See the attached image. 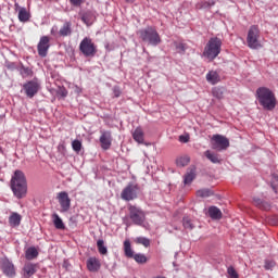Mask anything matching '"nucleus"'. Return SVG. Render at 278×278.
<instances>
[{"mask_svg":"<svg viewBox=\"0 0 278 278\" xmlns=\"http://www.w3.org/2000/svg\"><path fill=\"white\" fill-rule=\"evenodd\" d=\"M253 202L256 205V207H260V210H270V203L265 202L260 198H254Z\"/></svg>","mask_w":278,"mask_h":278,"instance_id":"26","label":"nucleus"},{"mask_svg":"<svg viewBox=\"0 0 278 278\" xmlns=\"http://www.w3.org/2000/svg\"><path fill=\"white\" fill-rule=\"evenodd\" d=\"M214 1H211V2H204L202 8H212V5H214Z\"/></svg>","mask_w":278,"mask_h":278,"instance_id":"45","label":"nucleus"},{"mask_svg":"<svg viewBox=\"0 0 278 278\" xmlns=\"http://www.w3.org/2000/svg\"><path fill=\"white\" fill-rule=\"evenodd\" d=\"M136 0H126V3H135Z\"/></svg>","mask_w":278,"mask_h":278,"instance_id":"48","label":"nucleus"},{"mask_svg":"<svg viewBox=\"0 0 278 278\" xmlns=\"http://www.w3.org/2000/svg\"><path fill=\"white\" fill-rule=\"evenodd\" d=\"M256 98L264 110L273 111V109L277 106V98H275V93L269 88H257Z\"/></svg>","mask_w":278,"mask_h":278,"instance_id":"2","label":"nucleus"},{"mask_svg":"<svg viewBox=\"0 0 278 278\" xmlns=\"http://www.w3.org/2000/svg\"><path fill=\"white\" fill-rule=\"evenodd\" d=\"M79 51L85 58H94L97 55V45L90 37H85L79 43Z\"/></svg>","mask_w":278,"mask_h":278,"instance_id":"6","label":"nucleus"},{"mask_svg":"<svg viewBox=\"0 0 278 278\" xmlns=\"http://www.w3.org/2000/svg\"><path fill=\"white\" fill-rule=\"evenodd\" d=\"M81 21H83V23H85V25H90L91 21H92V12L87 11V12L83 13Z\"/></svg>","mask_w":278,"mask_h":278,"instance_id":"33","label":"nucleus"},{"mask_svg":"<svg viewBox=\"0 0 278 278\" xmlns=\"http://www.w3.org/2000/svg\"><path fill=\"white\" fill-rule=\"evenodd\" d=\"M204 155H205V157H207L210 160V162H212V164H220V157L218 154H216L210 150H206L204 152Z\"/></svg>","mask_w":278,"mask_h":278,"instance_id":"23","label":"nucleus"},{"mask_svg":"<svg viewBox=\"0 0 278 278\" xmlns=\"http://www.w3.org/2000/svg\"><path fill=\"white\" fill-rule=\"evenodd\" d=\"M59 36H61L62 38L73 36V23L70 21H65L59 30Z\"/></svg>","mask_w":278,"mask_h":278,"instance_id":"16","label":"nucleus"},{"mask_svg":"<svg viewBox=\"0 0 278 278\" xmlns=\"http://www.w3.org/2000/svg\"><path fill=\"white\" fill-rule=\"evenodd\" d=\"M74 92H76V94H80L81 88H79L78 86H76V87L74 88Z\"/></svg>","mask_w":278,"mask_h":278,"instance_id":"46","label":"nucleus"},{"mask_svg":"<svg viewBox=\"0 0 278 278\" xmlns=\"http://www.w3.org/2000/svg\"><path fill=\"white\" fill-rule=\"evenodd\" d=\"M190 164V156H180L176 159V165L179 168H184L185 166H188Z\"/></svg>","mask_w":278,"mask_h":278,"instance_id":"29","label":"nucleus"},{"mask_svg":"<svg viewBox=\"0 0 278 278\" xmlns=\"http://www.w3.org/2000/svg\"><path fill=\"white\" fill-rule=\"evenodd\" d=\"M129 218L134 225L138 227H144V222L147 220V214L142 208L130 205L128 207Z\"/></svg>","mask_w":278,"mask_h":278,"instance_id":"5","label":"nucleus"},{"mask_svg":"<svg viewBox=\"0 0 278 278\" xmlns=\"http://www.w3.org/2000/svg\"><path fill=\"white\" fill-rule=\"evenodd\" d=\"M208 216L213 220H220V218H223V212L217 206H210L208 207Z\"/></svg>","mask_w":278,"mask_h":278,"instance_id":"20","label":"nucleus"},{"mask_svg":"<svg viewBox=\"0 0 278 278\" xmlns=\"http://www.w3.org/2000/svg\"><path fill=\"white\" fill-rule=\"evenodd\" d=\"M206 81L208 84H212V86H216V84H218V81H220V75H218V72H216V71H210L206 74Z\"/></svg>","mask_w":278,"mask_h":278,"instance_id":"19","label":"nucleus"},{"mask_svg":"<svg viewBox=\"0 0 278 278\" xmlns=\"http://www.w3.org/2000/svg\"><path fill=\"white\" fill-rule=\"evenodd\" d=\"M124 253L127 257H134V250L131 249V242L129 240L124 241Z\"/></svg>","mask_w":278,"mask_h":278,"instance_id":"28","label":"nucleus"},{"mask_svg":"<svg viewBox=\"0 0 278 278\" xmlns=\"http://www.w3.org/2000/svg\"><path fill=\"white\" fill-rule=\"evenodd\" d=\"M62 96H63V97H66V93H65V92H63V93H62Z\"/></svg>","mask_w":278,"mask_h":278,"instance_id":"49","label":"nucleus"},{"mask_svg":"<svg viewBox=\"0 0 278 278\" xmlns=\"http://www.w3.org/2000/svg\"><path fill=\"white\" fill-rule=\"evenodd\" d=\"M49 42V37L42 36L40 38L39 43L37 46L38 55H40V58H47V53L49 52V48L51 47Z\"/></svg>","mask_w":278,"mask_h":278,"instance_id":"13","label":"nucleus"},{"mask_svg":"<svg viewBox=\"0 0 278 278\" xmlns=\"http://www.w3.org/2000/svg\"><path fill=\"white\" fill-rule=\"evenodd\" d=\"M15 8V12H18V21L21 23H27V21H29V18H31V15L29 14V12L27 11V9L25 7H21L18 5V3L14 4Z\"/></svg>","mask_w":278,"mask_h":278,"instance_id":"14","label":"nucleus"},{"mask_svg":"<svg viewBox=\"0 0 278 278\" xmlns=\"http://www.w3.org/2000/svg\"><path fill=\"white\" fill-rule=\"evenodd\" d=\"M132 138L139 144H142V142H144V131H142V128L140 127L136 128L135 131L132 132Z\"/></svg>","mask_w":278,"mask_h":278,"instance_id":"22","label":"nucleus"},{"mask_svg":"<svg viewBox=\"0 0 278 278\" xmlns=\"http://www.w3.org/2000/svg\"><path fill=\"white\" fill-rule=\"evenodd\" d=\"M52 220L55 229H66L64 222L62 220L60 215H58L56 213L52 214Z\"/></svg>","mask_w":278,"mask_h":278,"instance_id":"24","label":"nucleus"},{"mask_svg":"<svg viewBox=\"0 0 278 278\" xmlns=\"http://www.w3.org/2000/svg\"><path fill=\"white\" fill-rule=\"evenodd\" d=\"M72 149H73V151H75L76 153H79V151H81V141H79V140H74L73 142H72Z\"/></svg>","mask_w":278,"mask_h":278,"instance_id":"37","label":"nucleus"},{"mask_svg":"<svg viewBox=\"0 0 278 278\" xmlns=\"http://www.w3.org/2000/svg\"><path fill=\"white\" fill-rule=\"evenodd\" d=\"M100 143L101 148L104 149V151H108V149L112 147V132L102 131V135L100 136Z\"/></svg>","mask_w":278,"mask_h":278,"instance_id":"15","label":"nucleus"},{"mask_svg":"<svg viewBox=\"0 0 278 278\" xmlns=\"http://www.w3.org/2000/svg\"><path fill=\"white\" fill-rule=\"evenodd\" d=\"M195 177H197V170L194 168H191L189 172H187V174L184 177L185 186H190V184L194 181Z\"/></svg>","mask_w":278,"mask_h":278,"instance_id":"21","label":"nucleus"},{"mask_svg":"<svg viewBox=\"0 0 278 278\" xmlns=\"http://www.w3.org/2000/svg\"><path fill=\"white\" fill-rule=\"evenodd\" d=\"M271 188H273L274 192H277V187L275 185H271Z\"/></svg>","mask_w":278,"mask_h":278,"instance_id":"47","label":"nucleus"},{"mask_svg":"<svg viewBox=\"0 0 278 278\" xmlns=\"http://www.w3.org/2000/svg\"><path fill=\"white\" fill-rule=\"evenodd\" d=\"M214 192L210 189H200L197 191V197L200 199H207L208 197H213Z\"/></svg>","mask_w":278,"mask_h":278,"instance_id":"31","label":"nucleus"},{"mask_svg":"<svg viewBox=\"0 0 278 278\" xmlns=\"http://www.w3.org/2000/svg\"><path fill=\"white\" fill-rule=\"evenodd\" d=\"M25 257L28 261L36 260V257H38V250L36 247L28 248L25 252Z\"/></svg>","mask_w":278,"mask_h":278,"instance_id":"25","label":"nucleus"},{"mask_svg":"<svg viewBox=\"0 0 278 278\" xmlns=\"http://www.w3.org/2000/svg\"><path fill=\"white\" fill-rule=\"evenodd\" d=\"M36 264L33 263H26L23 267V277L24 278H29V277H34V275H36Z\"/></svg>","mask_w":278,"mask_h":278,"instance_id":"18","label":"nucleus"},{"mask_svg":"<svg viewBox=\"0 0 278 278\" xmlns=\"http://www.w3.org/2000/svg\"><path fill=\"white\" fill-rule=\"evenodd\" d=\"M222 48L223 40L218 37H212L204 48L203 55L207 58V60H216V58L220 55Z\"/></svg>","mask_w":278,"mask_h":278,"instance_id":"4","label":"nucleus"},{"mask_svg":"<svg viewBox=\"0 0 278 278\" xmlns=\"http://www.w3.org/2000/svg\"><path fill=\"white\" fill-rule=\"evenodd\" d=\"M87 269L89 273H99L101 269V261L97 257H89L87 260Z\"/></svg>","mask_w":278,"mask_h":278,"instance_id":"17","label":"nucleus"},{"mask_svg":"<svg viewBox=\"0 0 278 278\" xmlns=\"http://www.w3.org/2000/svg\"><path fill=\"white\" fill-rule=\"evenodd\" d=\"M179 140H180V142H189L190 137H189V136H184V135H181V136L179 137Z\"/></svg>","mask_w":278,"mask_h":278,"instance_id":"44","label":"nucleus"},{"mask_svg":"<svg viewBox=\"0 0 278 278\" xmlns=\"http://www.w3.org/2000/svg\"><path fill=\"white\" fill-rule=\"evenodd\" d=\"M223 94H224L223 88L216 87L213 89V97H215L216 99H223Z\"/></svg>","mask_w":278,"mask_h":278,"instance_id":"38","label":"nucleus"},{"mask_svg":"<svg viewBox=\"0 0 278 278\" xmlns=\"http://www.w3.org/2000/svg\"><path fill=\"white\" fill-rule=\"evenodd\" d=\"M132 260H135L137 264H147V262H149V258H147V255L142 253L134 254Z\"/></svg>","mask_w":278,"mask_h":278,"instance_id":"32","label":"nucleus"},{"mask_svg":"<svg viewBox=\"0 0 278 278\" xmlns=\"http://www.w3.org/2000/svg\"><path fill=\"white\" fill-rule=\"evenodd\" d=\"M11 189L16 199H23L27 194V178L22 170H15L11 179Z\"/></svg>","mask_w":278,"mask_h":278,"instance_id":"1","label":"nucleus"},{"mask_svg":"<svg viewBox=\"0 0 278 278\" xmlns=\"http://www.w3.org/2000/svg\"><path fill=\"white\" fill-rule=\"evenodd\" d=\"M248 47L250 49H260L262 43H260V27L252 25L248 31L247 37Z\"/></svg>","mask_w":278,"mask_h":278,"instance_id":"7","label":"nucleus"},{"mask_svg":"<svg viewBox=\"0 0 278 278\" xmlns=\"http://www.w3.org/2000/svg\"><path fill=\"white\" fill-rule=\"evenodd\" d=\"M178 53H186V43H176Z\"/></svg>","mask_w":278,"mask_h":278,"instance_id":"41","label":"nucleus"},{"mask_svg":"<svg viewBox=\"0 0 278 278\" xmlns=\"http://www.w3.org/2000/svg\"><path fill=\"white\" fill-rule=\"evenodd\" d=\"M227 273H228V276H229L230 278H239L238 271H236V268H233V267H231V266L228 267Z\"/></svg>","mask_w":278,"mask_h":278,"instance_id":"40","label":"nucleus"},{"mask_svg":"<svg viewBox=\"0 0 278 278\" xmlns=\"http://www.w3.org/2000/svg\"><path fill=\"white\" fill-rule=\"evenodd\" d=\"M121 197L124 201H134V199H138V185L128 184L123 189Z\"/></svg>","mask_w":278,"mask_h":278,"instance_id":"10","label":"nucleus"},{"mask_svg":"<svg viewBox=\"0 0 278 278\" xmlns=\"http://www.w3.org/2000/svg\"><path fill=\"white\" fill-rule=\"evenodd\" d=\"M9 223L12 227H18V225H21V215L18 213H13L9 217Z\"/></svg>","mask_w":278,"mask_h":278,"instance_id":"27","label":"nucleus"},{"mask_svg":"<svg viewBox=\"0 0 278 278\" xmlns=\"http://www.w3.org/2000/svg\"><path fill=\"white\" fill-rule=\"evenodd\" d=\"M22 77H31L34 75V72L29 67L22 66L20 71Z\"/></svg>","mask_w":278,"mask_h":278,"instance_id":"35","label":"nucleus"},{"mask_svg":"<svg viewBox=\"0 0 278 278\" xmlns=\"http://www.w3.org/2000/svg\"><path fill=\"white\" fill-rule=\"evenodd\" d=\"M182 225L185 229H190V230L194 229V225L192 224V220L189 219V217H184Z\"/></svg>","mask_w":278,"mask_h":278,"instance_id":"36","label":"nucleus"},{"mask_svg":"<svg viewBox=\"0 0 278 278\" xmlns=\"http://www.w3.org/2000/svg\"><path fill=\"white\" fill-rule=\"evenodd\" d=\"M137 244H142L143 247H151V240L146 237H138L136 239Z\"/></svg>","mask_w":278,"mask_h":278,"instance_id":"34","label":"nucleus"},{"mask_svg":"<svg viewBox=\"0 0 278 278\" xmlns=\"http://www.w3.org/2000/svg\"><path fill=\"white\" fill-rule=\"evenodd\" d=\"M1 270L7 277H16V269L14 268V264L8 258H2Z\"/></svg>","mask_w":278,"mask_h":278,"instance_id":"12","label":"nucleus"},{"mask_svg":"<svg viewBox=\"0 0 278 278\" xmlns=\"http://www.w3.org/2000/svg\"><path fill=\"white\" fill-rule=\"evenodd\" d=\"M276 265H277V264L275 263V261L266 260V261H265L264 268H265V270H273V268H274Z\"/></svg>","mask_w":278,"mask_h":278,"instance_id":"39","label":"nucleus"},{"mask_svg":"<svg viewBox=\"0 0 278 278\" xmlns=\"http://www.w3.org/2000/svg\"><path fill=\"white\" fill-rule=\"evenodd\" d=\"M211 147L215 151H227L229 149V139L223 135H214L211 139Z\"/></svg>","mask_w":278,"mask_h":278,"instance_id":"8","label":"nucleus"},{"mask_svg":"<svg viewBox=\"0 0 278 278\" xmlns=\"http://www.w3.org/2000/svg\"><path fill=\"white\" fill-rule=\"evenodd\" d=\"M113 94L116 99H118V97H121V94H123V91H121V87H118V86L113 87Z\"/></svg>","mask_w":278,"mask_h":278,"instance_id":"42","label":"nucleus"},{"mask_svg":"<svg viewBox=\"0 0 278 278\" xmlns=\"http://www.w3.org/2000/svg\"><path fill=\"white\" fill-rule=\"evenodd\" d=\"M23 90L28 99H34L40 90V81L38 78H34L23 85Z\"/></svg>","mask_w":278,"mask_h":278,"instance_id":"9","label":"nucleus"},{"mask_svg":"<svg viewBox=\"0 0 278 278\" xmlns=\"http://www.w3.org/2000/svg\"><path fill=\"white\" fill-rule=\"evenodd\" d=\"M70 3L74 5V8H79V5L84 3V0H70Z\"/></svg>","mask_w":278,"mask_h":278,"instance_id":"43","label":"nucleus"},{"mask_svg":"<svg viewBox=\"0 0 278 278\" xmlns=\"http://www.w3.org/2000/svg\"><path fill=\"white\" fill-rule=\"evenodd\" d=\"M97 247L100 255H108V247H105V241H103V239L97 241Z\"/></svg>","mask_w":278,"mask_h":278,"instance_id":"30","label":"nucleus"},{"mask_svg":"<svg viewBox=\"0 0 278 278\" xmlns=\"http://www.w3.org/2000/svg\"><path fill=\"white\" fill-rule=\"evenodd\" d=\"M56 199L61 205L62 213L68 212V210H71V198L68 197V192L66 191L59 192Z\"/></svg>","mask_w":278,"mask_h":278,"instance_id":"11","label":"nucleus"},{"mask_svg":"<svg viewBox=\"0 0 278 278\" xmlns=\"http://www.w3.org/2000/svg\"><path fill=\"white\" fill-rule=\"evenodd\" d=\"M138 35L143 42H147L151 47H157V45L162 43L160 33H157V30L151 26L140 29Z\"/></svg>","mask_w":278,"mask_h":278,"instance_id":"3","label":"nucleus"}]
</instances>
